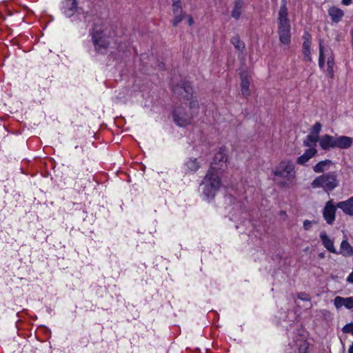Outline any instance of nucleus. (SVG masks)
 Segmentation results:
<instances>
[{"mask_svg":"<svg viewBox=\"0 0 353 353\" xmlns=\"http://www.w3.org/2000/svg\"><path fill=\"white\" fill-rule=\"evenodd\" d=\"M214 167L210 168L200 183L199 190L205 200H212L221 187V179Z\"/></svg>","mask_w":353,"mask_h":353,"instance_id":"f257e3e1","label":"nucleus"},{"mask_svg":"<svg viewBox=\"0 0 353 353\" xmlns=\"http://www.w3.org/2000/svg\"><path fill=\"white\" fill-rule=\"evenodd\" d=\"M291 27L288 18L287 1L281 0V5L278 13V34L279 41L284 45L291 42Z\"/></svg>","mask_w":353,"mask_h":353,"instance_id":"f03ea898","label":"nucleus"},{"mask_svg":"<svg viewBox=\"0 0 353 353\" xmlns=\"http://www.w3.org/2000/svg\"><path fill=\"white\" fill-rule=\"evenodd\" d=\"M91 34L95 50L103 52L110 45L105 26L103 24H94Z\"/></svg>","mask_w":353,"mask_h":353,"instance_id":"7ed1b4c3","label":"nucleus"},{"mask_svg":"<svg viewBox=\"0 0 353 353\" xmlns=\"http://www.w3.org/2000/svg\"><path fill=\"white\" fill-rule=\"evenodd\" d=\"M61 11L66 17L72 18V21L85 18L83 10L78 7V0H63Z\"/></svg>","mask_w":353,"mask_h":353,"instance_id":"20e7f679","label":"nucleus"},{"mask_svg":"<svg viewBox=\"0 0 353 353\" xmlns=\"http://www.w3.org/2000/svg\"><path fill=\"white\" fill-rule=\"evenodd\" d=\"M336 175L333 172L317 176L311 183L313 188H322L325 191H332L338 186Z\"/></svg>","mask_w":353,"mask_h":353,"instance_id":"39448f33","label":"nucleus"},{"mask_svg":"<svg viewBox=\"0 0 353 353\" xmlns=\"http://www.w3.org/2000/svg\"><path fill=\"white\" fill-rule=\"evenodd\" d=\"M174 94L180 99H192L193 88L189 81H181L173 88Z\"/></svg>","mask_w":353,"mask_h":353,"instance_id":"423d86ee","label":"nucleus"},{"mask_svg":"<svg viewBox=\"0 0 353 353\" xmlns=\"http://www.w3.org/2000/svg\"><path fill=\"white\" fill-rule=\"evenodd\" d=\"M275 176L290 179L294 176V166L291 162L283 161L274 171Z\"/></svg>","mask_w":353,"mask_h":353,"instance_id":"0eeeda50","label":"nucleus"},{"mask_svg":"<svg viewBox=\"0 0 353 353\" xmlns=\"http://www.w3.org/2000/svg\"><path fill=\"white\" fill-rule=\"evenodd\" d=\"M192 117H194L191 113L188 114L182 107H178L174 111V121L179 126L183 127L190 124Z\"/></svg>","mask_w":353,"mask_h":353,"instance_id":"6e6552de","label":"nucleus"},{"mask_svg":"<svg viewBox=\"0 0 353 353\" xmlns=\"http://www.w3.org/2000/svg\"><path fill=\"white\" fill-rule=\"evenodd\" d=\"M336 208L332 201L327 202L324 208L323 212V218L329 225L333 224L335 220Z\"/></svg>","mask_w":353,"mask_h":353,"instance_id":"1a4fd4ad","label":"nucleus"},{"mask_svg":"<svg viewBox=\"0 0 353 353\" xmlns=\"http://www.w3.org/2000/svg\"><path fill=\"white\" fill-rule=\"evenodd\" d=\"M240 77L241 79V94L245 97H247L250 95V73L247 71H243L240 74Z\"/></svg>","mask_w":353,"mask_h":353,"instance_id":"9d476101","label":"nucleus"},{"mask_svg":"<svg viewBox=\"0 0 353 353\" xmlns=\"http://www.w3.org/2000/svg\"><path fill=\"white\" fill-rule=\"evenodd\" d=\"M227 161V156L223 152H217L214 158V161L210 166L216 168V172H218L219 170H222L225 165Z\"/></svg>","mask_w":353,"mask_h":353,"instance_id":"9b49d317","label":"nucleus"},{"mask_svg":"<svg viewBox=\"0 0 353 353\" xmlns=\"http://www.w3.org/2000/svg\"><path fill=\"white\" fill-rule=\"evenodd\" d=\"M319 145L324 150H329L331 148H335L336 137L325 134L319 139Z\"/></svg>","mask_w":353,"mask_h":353,"instance_id":"f8f14e48","label":"nucleus"},{"mask_svg":"<svg viewBox=\"0 0 353 353\" xmlns=\"http://www.w3.org/2000/svg\"><path fill=\"white\" fill-rule=\"evenodd\" d=\"M341 254L345 257H350L353 256V247L347 241V239H343L340 245L339 250L336 253Z\"/></svg>","mask_w":353,"mask_h":353,"instance_id":"ddd939ff","label":"nucleus"},{"mask_svg":"<svg viewBox=\"0 0 353 353\" xmlns=\"http://www.w3.org/2000/svg\"><path fill=\"white\" fill-rule=\"evenodd\" d=\"M353 143V138L347 136L336 137L335 148L339 149L350 148Z\"/></svg>","mask_w":353,"mask_h":353,"instance_id":"4468645a","label":"nucleus"},{"mask_svg":"<svg viewBox=\"0 0 353 353\" xmlns=\"http://www.w3.org/2000/svg\"><path fill=\"white\" fill-rule=\"evenodd\" d=\"M336 207L341 209L345 214L353 216V196L346 201L339 202Z\"/></svg>","mask_w":353,"mask_h":353,"instance_id":"2eb2a0df","label":"nucleus"},{"mask_svg":"<svg viewBox=\"0 0 353 353\" xmlns=\"http://www.w3.org/2000/svg\"><path fill=\"white\" fill-rule=\"evenodd\" d=\"M173 12L174 15V18L172 21V24L174 26H176L183 19V15L182 14V8L181 6L180 1L173 2Z\"/></svg>","mask_w":353,"mask_h":353,"instance_id":"dca6fc26","label":"nucleus"},{"mask_svg":"<svg viewBox=\"0 0 353 353\" xmlns=\"http://www.w3.org/2000/svg\"><path fill=\"white\" fill-rule=\"evenodd\" d=\"M334 303L336 308L345 306L347 309H352L353 308V298L336 296L334 300Z\"/></svg>","mask_w":353,"mask_h":353,"instance_id":"f3484780","label":"nucleus"},{"mask_svg":"<svg viewBox=\"0 0 353 353\" xmlns=\"http://www.w3.org/2000/svg\"><path fill=\"white\" fill-rule=\"evenodd\" d=\"M320 239L322 241L324 247L330 252L336 254L337 250H336L333 241L326 234L325 232H322L320 234Z\"/></svg>","mask_w":353,"mask_h":353,"instance_id":"a211bd4d","label":"nucleus"},{"mask_svg":"<svg viewBox=\"0 0 353 353\" xmlns=\"http://www.w3.org/2000/svg\"><path fill=\"white\" fill-rule=\"evenodd\" d=\"M234 6L232 10L231 16L234 19L238 20L241 15L244 6L243 0H234L233 2Z\"/></svg>","mask_w":353,"mask_h":353,"instance_id":"6ab92c4d","label":"nucleus"},{"mask_svg":"<svg viewBox=\"0 0 353 353\" xmlns=\"http://www.w3.org/2000/svg\"><path fill=\"white\" fill-rule=\"evenodd\" d=\"M317 152L315 148H310L297 159V163L303 165L312 158Z\"/></svg>","mask_w":353,"mask_h":353,"instance_id":"aec40b11","label":"nucleus"},{"mask_svg":"<svg viewBox=\"0 0 353 353\" xmlns=\"http://www.w3.org/2000/svg\"><path fill=\"white\" fill-rule=\"evenodd\" d=\"M328 14L334 23H339L344 15L343 11L336 6L331 7L328 10Z\"/></svg>","mask_w":353,"mask_h":353,"instance_id":"412c9836","label":"nucleus"},{"mask_svg":"<svg viewBox=\"0 0 353 353\" xmlns=\"http://www.w3.org/2000/svg\"><path fill=\"white\" fill-rule=\"evenodd\" d=\"M331 164V160L326 159L324 161H321L314 166L313 170L316 173H321L324 172L325 170H327Z\"/></svg>","mask_w":353,"mask_h":353,"instance_id":"4be33fe9","label":"nucleus"},{"mask_svg":"<svg viewBox=\"0 0 353 353\" xmlns=\"http://www.w3.org/2000/svg\"><path fill=\"white\" fill-rule=\"evenodd\" d=\"M231 43L233 44L234 48L242 54L245 49V43L242 41L239 36H234L231 39Z\"/></svg>","mask_w":353,"mask_h":353,"instance_id":"5701e85b","label":"nucleus"},{"mask_svg":"<svg viewBox=\"0 0 353 353\" xmlns=\"http://www.w3.org/2000/svg\"><path fill=\"white\" fill-rule=\"evenodd\" d=\"M187 167V170L190 172H196L200 167L199 163L197 162L196 159H190L185 163Z\"/></svg>","mask_w":353,"mask_h":353,"instance_id":"b1692460","label":"nucleus"},{"mask_svg":"<svg viewBox=\"0 0 353 353\" xmlns=\"http://www.w3.org/2000/svg\"><path fill=\"white\" fill-rule=\"evenodd\" d=\"M319 140V136L314 134H308L305 139L303 141L305 146L311 147L313 144L316 143Z\"/></svg>","mask_w":353,"mask_h":353,"instance_id":"393cba45","label":"nucleus"},{"mask_svg":"<svg viewBox=\"0 0 353 353\" xmlns=\"http://www.w3.org/2000/svg\"><path fill=\"white\" fill-rule=\"evenodd\" d=\"M199 108V105L198 101L193 99V97H192V99H190V109L192 110V112H190L192 116L194 117L195 115H196L198 114Z\"/></svg>","mask_w":353,"mask_h":353,"instance_id":"a878e982","label":"nucleus"},{"mask_svg":"<svg viewBox=\"0 0 353 353\" xmlns=\"http://www.w3.org/2000/svg\"><path fill=\"white\" fill-rule=\"evenodd\" d=\"M325 52L323 46H322L321 41L319 43V65L321 68H323L324 66L325 62Z\"/></svg>","mask_w":353,"mask_h":353,"instance_id":"bb28decb","label":"nucleus"},{"mask_svg":"<svg viewBox=\"0 0 353 353\" xmlns=\"http://www.w3.org/2000/svg\"><path fill=\"white\" fill-rule=\"evenodd\" d=\"M321 130V124L319 122L316 123L312 128V133L311 134H314L316 136H319V134Z\"/></svg>","mask_w":353,"mask_h":353,"instance_id":"cd10ccee","label":"nucleus"},{"mask_svg":"<svg viewBox=\"0 0 353 353\" xmlns=\"http://www.w3.org/2000/svg\"><path fill=\"white\" fill-rule=\"evenodd\" d=\"M342 331L344 333H351L353 335V323L345 325L343 327Z\"/></svg>","mask_w":353,"mask_h":353,"instance_id":"c85d7f7f","label":"nucleus"},{"mask_svg":"<svg viewBox=\"0 0 353 353\" xmlns=\"http://www.w3.org/2000/svg\"><path fill=\"white\" fill-rule=\"evenodd\" d=\"M334 60H333V58L332 57H328L327 58V70L329 72V73L331 74V76L332 75V72H333V69H332V66H333V64H334Z\"/></svg>","mask_w":353,"mask_h":353,"instance_id":"c756f323","label":"nucleus"},{"mask_svg":"<svg viewBox=\"0 0 353 353\" xmlns=\"http://www.w3.org/2000/svg\"><path fill=\"white\" fill-rule=\"evenodd\" d=\"M297 297H298V299H299L302 301H310V296L305 292L299 293Z\"/></svg>","mask_w":353,"mask_h":353,"instance_id":"7c9ffc66","label":"nucleus"},{"mask_svg":"<svg viewBox=\"0 0 353 353\" xmlns=\"http://www.w3.org/2000/svg\"><path fill=\"white\" fill-rule=\"evenodd\" d=\"M304 60L306 61H310L312 60L310 56V50H303Z\"/></svg>","mask_w":353,"mask_h":353,"instance_id":"2f4dec72","label":"nucleus"},{"mask_svg":"<svg viewBox=\"0 0 353 353\" xmlns=\"http://www.w3.org/2000/svg\"><path fill=\"white\" fill-rule=\"evenodd\" d=\"M310 41L306 40L304 41L303 43V50H310Z\"/></svg>","mask_w":353,"mask_h":353,"instance_id":"473e14b6","label":"nucleus"},{"mask_svg":"<svg viewBox=\"0 0 353 353\" xmlns=\"http://www.w3.org/2000/svg\"><path fill=\"white\" fill-rule=\"evenodd\" d=\"M312 222L309 221V220H305L304 222H303V228L305 230H310V228H311L312 226Z\"/></svg>","mask_w":353,"mask_h":353,"instance_id":"72a5a7b5","label":"nucleus"},{"mask_svg":"<svg viewBox=\"0 0 353 353\" xmlns=\"http://www.w3.org/2000/svg\"><path fill=\"white\" fill-rule=\"evenodd\" d=\"M347 281L351 283H353V271L350 273V274L347 276Z\"/></svg>","mask_w":353,"mask_h":353,"instance_id":"f704fd0d","label":"nucleus"},{"mask_svg":"<svg viewBox=\"0 0 353 353\" xmlns=\"http://www.w3.org/2000/svg\"><path fill=\"white\" fill-rule=\"evenodd\" d=\"M303 38L304 39V41H306L308 39V41H310L311 36L308 33H305L303 36Z\"/></svg>","mask_w":353,"mask_h":353,"instance_id":"c9c22d12","label":"nucleus"},{"mask_svg":"<svg viewBox=\"0 0 353 353\" xmlns=\"http://www.w3.org/2000/svg\"><path fill=\"white\" fill-rule=\"evenodd\" d=\"M351 1L352 0H342V3L344 4V5H349L350 3H351Z\"/></svg>","mask_w":353,"mask_h":353,"instance_id":"e433bc0d","label":"nucleus"},{"mask_svg":"<svg viewBox=\"0 0 353 353\" xmlns=\"http://www.w3.org/2000/svg\"><path fill=\"white\" fill-rule=\"evenodd\" d=\"M188 24L192 26L193 24V19L190 16H188Z\"/></svg>","mask_w":353,"mask_h":353,"instance_id":"4c0bfd02","label":"nucleus"},{"mask_svg":"<svg viewBox=\"0 0 353 353\" xmlns=\"http://www.w3.org/2000/svg\"><path fill=\"white\" fill-rule=\"evenodd\" d=\"M348 353H353V343L350 347L349 350H348Z\"/></svg>","mask_w":353,"mask_h":353,"instance_id":"58836bf2","label":"nucleus"},{"mask_svg":"<svg viewBox=\"0 0 353 353\" xmlns=\"http://www.w3.org/2000/svg\"><path fill=\"white\" fill-rule=\"evenodd\" d=\"M173 1H174V2H175V1H179V0H173Z\"/></svg>","mask_w":353,"mask_h":353,"instance_id":"ea45409f","label":"nucleus"}]
</instances>
